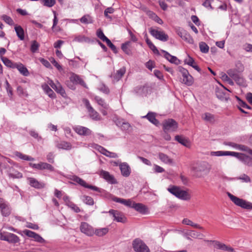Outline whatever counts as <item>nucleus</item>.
I'll return each mask as SVG.
<instances>
[{"mask_svg":"<svg viewBox=\"0 0 252 252\" xmlns=\"http://www.w3.org/2000/svg\"><path fill=\"white\" fill-rule=\"evenodd\" d=\"M167 189L171 194L181 200L188 201L191 198V195L187 190H183L178 186L170 185Z\"/></svg>","mask_w":252,"mask_h":252,"instance_id":"obj_1","label":"nucleus"},{"mask_svg":"<svg viewBox=\"0 0 252 252\" xmlns=\"http://www.w3.org/2000/svg\"><path fill=\"white\" fill-rule=\"evenodd\" d=\"M192 170L194 172L196 176L200 178L208 174L210 170V167L207 162L203 161L194 165L192 167Z\"/></svg>","mask_w":252,"mask_h":252,"instance_id":"obj_2","label":"nucleus"},{"mask_svg":"<svg viewBox=\"0 0 252 252\" xmlns=\"http://www.w3.org/2000/svg\"><path fill=\"white\" fill-rule=\"evenodd\" d=\"M227 195L230 200L237 206L241 207L242 208L252 210V203L247 201L241 198H239L229 192L227 193Z\"/></svg>","mask_w":252,"mask_h":252,"instance_id":"obj_3","label":"nucleus"},{"mask_svg":"<svg viewBox=\"0 0 252 252\" xmlns=\"http://www.w3.org/2000/svg\"><path fill=\"white\" fill-rule=\"evenodd\" d=\"M179 71L181 73L183 77L181 81L182 83L188 86L192 85L193 83V78L192 76L189 74L188 70L182 66H179Z\"/></svg>","mask_w":252,"mask_h":252,"instance_id":"obj_4","label":"nucleus"},{"mask_svg":"<svg viewBox=\"0 0 252 252\" xmlns=\"http://www.w3.org/2000/svg\"><path fill=\"white\" fill-rule=\"evenodd\" d=\"M132 247L135 252H150L148 246L139 239H135L133 241Z\"/></svg>","mask_w":252,"mask_h":252,"instance_id":"obj_5","label":"nucleus"},{"mask_svg":"<svg viewBox=\"0 0 252 252\" xmlns=\"http://www.w3.org/2000/svg\"><path fill=\"white\" fill-rule=\"evenodd\" d=\"M71 180L73 181L74 182L77 183V184H79L80 186L87 189H91L94 190V191L101 192L102 189H99L97 188V187L88 185L86 182L83 180V179H81L79 177L76 176V175H73L71 176L70 178Z\"/></svg>","mask_w":252,"mask_h":252,"instance_id":"obj_6","label":"nucleus"},{"mask_svg":"<svg viewBox=\"0 0 252 252\" xmlns=\"http://www.w3.org/2000/svg\"><path fill=\"white\" fill-rule=\"evenodd\" d=\"M178 127V123L172 119L165 120L163 123V129L164 132L175 131Z\"/></svg>","mask_w":252,"mask_h":252,"instance_id":"obj_7","label":"nucleus"},{"mask_svg":"<svg viewBox=\"0 0 252 252\" xmlns=\"http://www.w3.org/2000/svg\"><path fill=\"white\" fill-rule=\"evenodd\" d=\"M149 30L150 34L156 39L164 42L168 40V35L163 31H158L153 28H150Z\"/></svg>","mask_w":252,"mask_h":252,"instance_id":"obj_8","label":"nucleus"},{"mask_svg":"<svg viewBox=\"0 0 252 252\" xmlns=\"http://www.w3.org/2000/svg\"><path fill=\"white\" fill-rule=\"evenodd\" d=\"M232 157H234L243 162L245 164L252 166V158L250 157L243 154L233 152Z\"/></svg>","mask_w":252,"mask_h":252,"instance_id":"obj_9","label":"nucleus"},{"mask_svg":"<svg viewBox=\"0 0 252 252\" xmlns=\"http://www.w3.org/2000/svg\"><path fill=\"white\" fill-rule=\"evenodd\" d=\"M23 233L28 237L33 238L36 242L41 244L45 242V240L40 235L33 231L25 229L23 231Z\"/></svg>","mask_w":252,"mask_h":252,"instance_id":"obj_10","label":"nucleus"},{"mask_svg":"<svg viewBox=\"0 0 252 252\" xmlns=\"http://www.w3.org/2000/svg\"><path fill=\"white\" fill-rule=\"evenodd\" d=\"M109 213L113 216L114 220L122 223L126 222V218L122 213L117 210L111 209L109 211Z\"/></svg>","mask_w":252,"mask_h":252,"instance_id":"obj_11","label":"nucleus"},{"mask_svg":"<svg viewBox=\"0 0 252 252\" xmlns=\"http://www.w3.org/2000/svg\"><path fill=\"white\" fill-rule=\"evenodd\" d=\"M99 175L110 184H116L117 183V181L114 176L111 175L107 171L102 170L100 172Z\"/></svg>","mask_w":252,"mask_h":252,"instance_id":"obj_12","label":"nucleus"},{"mask_svg":"<svg viewBox=\"0 0 252 252\" xmlns=\"http://www.w3.org/2000/svg\"><path fill=\"white\" fill-rule=\"evenodd\" d=\"M29 185L36 189H41L45 187L46 184L42 182H39L35 178L30 177L28 178Z\"/></svg>","mask_w":252,"mask_h":252,"instance_id":"obj_13","label":"nucleus"},{"mask_svg":"<svg viewBox=\"0 0 252 252\" xmlns=\"http://www.w3.org/2000/svg\"><path fill=\"white\" fill-rule=\"evenodd\" d=\"M80 229L82 233L88 236H92L94 233L93 227L88 223L85 222H83L81 223Z\"/></svg>","mask_w":252,"mask_h":252,"instance_id":"obj_14","label":"nucleus"},{"mask_svg":"<svg viewBox=\"0 0 252 252\" xmlns=\"http://www.w3.org/2000/svg\"><path fill=\"white\" fill-rule=\"evenodd\" d=\"M74 130L77 134L80 135L87 136L92 134V131L90 129L83 126H76L74 127Z\"/></svg>","mask_w":252,"mask_h":252,"instance_id":"obj_15","label":"nucleus"},{"mask_svg":"<svg viewBox=\"0 0 252 252\" xmlns=\"http://www.w3.org/2000/svg\"><path fill=\"white\" fill-rule=\"evenodd\" d=\"M132 208L142 214H147L149 212L148 208L145 205L140 203H133Z\"/></svg>","mask_w":252,"mask_h":252,"instance_id":"obj_16","label":"nucleus"},{"mask_svg":"<svg viewBox=\"0 0 252 252\" xmlns=\"http://www.w3.org/2000/svg\"><path fill=\"white\" fill-rule=\"evenodd\" d=\"M122 175L124 177H128L130 175L131 170L129 166L126 162L121 163L119 165Z\"/></svg>","mask_w":252,"mask_h":252,"instance_id":"obj_17","label":"nucleus"},{"mask_svg":"<svg viewBox=\"0 0 252 252\" xmlns=\"http://www.w3.org/2000/svg\"><path fill=\"white\" fill-rule=\"evenodd\" d=\"M3 241H7L9 243L16 244L20 241V239L14 234L6 232Z\"/></svg>","mask_w":252,"mask_h":252,"instance_id":"obj_18","label":"nucleus"},{"mask_svg":"<svg viewBox=\"0 0 252 252\" xmlns=\"http://www.w3.org/2000/svg\"><path fill=\"white\" fill-rule=\"evenodd\" d=\"M156 113L153 112H149L147 114L143 116V118H146L152 124L157 126L159 125V121L156 119Z\"/></svg>","mask_w":252,"mask_h":252,"instance_id":"obj_19","label":"nucleus"},{"mask_svg":"<svg viewBox=\"0 0 252 252\" xmlns=\"http://www.w3.org/2000/svg\"><path fill=\"white\" fill-rule=\"evenodd\" d=\"M70 80L71 82L74 83L80 84L84 88H87L86 84L83 80V79H81L80 77L77 74L72 73L70 77Z\"/></svg>","mask_w":252,"mask_h":252,"instance_id":"obj_20","label":"nucleus"},{"mask_svg":"<svg viewBox=\"0 0 252 252\" xmlns=\"http://www.w3.org/2000/svg\"><path fill=\"white\" fill-rule=\"evenodd\" d=\"M7 174L10 178H21L23 177V175L21 173L16 170L13 167H10L8 168L7 170Z\"/></svg>","mask_w":252,"mask_h":252,"instance_id":"obj_21","label":"nucleus"},{"mask_svg":"<svg viewBox=\"0 0 252 252\" xmlns=\"http://www.w3.org/2000/svg\"><path fill=\"white\" fill-rule=\"evenodd\" d=\"M116 125L120 127L122 130L126 132H129L131 130L132 127L129 123L123 121H118Z\"/></svg>","mask_w":252,"mask_h":252,"instance_id":"obj_22","label":"nucleus"},{"mask_svg":"<svg viewBox=\"0 0 252 252\" xmlns=\"http://www.w3.org/2000/svg\"><path fill=\"white\" fill-rule=\"evenodd\" d=\"M161 52L164 54V58L171 63H174L176 64H179L180 61L176 57L170 55L168 52H167L166 51L162 50Z\"/></svg>","mask_w":252,"mask_h":252,"instance_id":"obj_23","label":"nucleus"},{"mask_svg":"<svg viewBox=\"0 0 252 252\" xmlns=\"http://www.w3.org/2000/svg\"><path fill=\"white\" fill-rule=\"evenodd\" d=\"M41 87L46 94H47L50 97L52 98L56 97V94L47 84H44Z\"/></svg>","mask_w":252,"mask_h":252,"instance_id":"obj_24","label":"nucleus"},{"mask_svg":"<svg viewBox=\"0 0 252 252\" xmlns=\"http://www.w3.org/2000/svg\"><path fill=\"white\" fill-rule=\"evenodd\" d=\"M126 71V69L124 66L117 70L116 73H115L113 76L114 80L115 81H118L120 80L123 76L125 74Z\"/></svg>","mask_w":252,"mask_h":252,"instance_id":"obj_25","label":"nucleus"},{"mask_svg":"<svg viewBox=\"0 0 252 252\" xmlns=\"http://www.w3.org/2000/svg\"><path fill=\"white\" fill-rule=\"evenodd\" d=\"M15 68H17L20 73L25 76L29 75L28 69L21 63H17Z\"/></svg>","mask_w":252,"mask_h":252,"instance_id":"obj_26","label":"nucleus"},{"mask_svg":"<svg viewBox=\"0 0 252 252\" xmlns=\"http://www.w3.org/2000/svg\"><path fill=\"white\" fill-rule=\"evenodd\" d=\"M148 91V87L147 85L138 86L134 88V91L139 95L145 94Z\"/></svg>","mask_w":252,"mask_h":252,"instance_id":"obj_27","label":"nucleus"},{"mask_svg":"<svg viewBox=\"0 0 252 252\" xmlns=\"http://www.w3.org/2000/svg\"><path fill=\"white\" fill-rule=\"evenodd\" d=\"M233 152L230 151H218L215 152H211V155L212 156H232Z\"/></svg>","mask_w":252,"mask_h":252,"instance_id":"obj_28","label":"nucleus"},{"mask_svg":"<svg viewBox=\"0 0 252 252\" xmlns=\"http://www.w3.org/2000/svg\"><path fill=\"white\" fill-rule=\"evenodd\" d=\"M57 147L59 149H62L65 150H70L72 149V145L69 142L63 141H61L57 145Z\"/></svg>","mask_w":252,"mask_h":252,"instance_id":"obj_29","label":"nucleus"},{"mask_svg":"<svg viewBox=\"0 0 252 252\" xmlns=\"http://www.w3.org/2000/svg\"><path fill=\"white\" fill-rule=\"evenodd\" d=\"M202 118L206 122L211 124L214 123L215 121L214 115L209 113H205L203 114Z\"/></svg>","mask_w":252,"mask_h":252,"instance_id":"obj_30","label":"nucleus"},{"mask_svg":"<svg viewBox=\"0 0 252 252\" xmlns=\"http://www.w3.org/2000/svg\"><path fill=\"white\" fill-rule=\"evenodd\" d=\"M216 247L218 249L229 252H233L234 251V249H233L232 248L227 246L224 244H222L218 242L216 243Z\"/></svg>","mask_w":252,"mask_h":252,"instance_id":"obj_31","label":"nucleus"},{"mask_svg":"<svg viewBox=\"0 0 252 252\" xmlns=\"http://www.w3.org/2000/svg\"><path fill=\"white\" fill-rule=\"evenodd\" d=\"M158 157L159 158L165 163L172 164L173 162L171 158L163 153H159L158 154Z\"/></svg>","mask_w":252,"mask_h":252,"instance_id":"obj_32","label":"nucleus"},{"mask_svg":"<svg viewBox=\"0 0 252 252\" xmlns=\"http://www.w3.org/2000/svg\"><path fill=\"white\" fill-rule=\"evenodd\" d=\"M43 169H47L50 171H55L54 167L50 164H49V163H47L46 162H40L39 163L38 170H43Z\"/></svg>","mask_w":252,"mask_h":252,"instance_id":"obj_33","label":"nucleus"},{"mask_svg":"<svg viewBox=\"0 0 252 252\" xmlns=\"http://www.w3.org/2000/svg\"><path fill=\"white\" fill-rule=\"evenodd\" d=\"M89 116L94 120L99 121L101 120V117L97 112L94 108L91 109L88 111Z\"/></svg>","mask_w":252,"mask_h":252,"instance_id":"obj_34","label":"nucleus"},{"mask_svg":"<svg viewBox=\"0 0 252 252\" xmlns=\"http://www.w3.org/2000/svg\"><path fill=\"white\" fill-rule=\"evenodd\" d=\"M1 61L7 67L13 69L15 68L17 63L13 62L7 58H2Z\"/></svg>","mask_w":252,"mask_h":252,"instance_id":"obj_35","label":"nucleus"},{"mask_svg":"<svg viewBox=\"0 0 252 252\" xmlns=\"http://www.w3.org/2000/svg\"><path fill=\"white\" fill-rule=\"evenodd\" d=\"M175 139L179 143L186 147H188L189 145V140L182 136L176 135Z\"/></svg>","mask_w":252,"mask_h":252,"instance_id":"obj_36","label":"nucleus"},{"mask_svg":"<svg viewBox=\"0 0 252 252\" xmlns=\"http://www.w3.org/2000/svg\"><path fill=\"white\" fill-rule=\"evenodd\" d=\"M15 30L17 35L20 40L24 39V32L23 29L20 26H16L15 27Z\"/></svg>","mask_w":252,"mask_h":252,"instance_id":"obj_37","label":"nucleus"},{"mask_svg":"<svg viewBox=\"0 0 252 252\" xmlns=\"http://www.w3.org/2000/svg\"><path fill=\"white\" fill-rule=\"evenodd\" d=\"M15 155L16 157L24 160L33 161L34 160V159L33 158L28 155L23 154L19 152H15Z\"/></svg>","mask_w":252,"mask_h":252,"instance_id":"obj_38","label":"nucleus"},{"mask_svg":"<svg viewBox=\"0 0 252 252\" xmlns=\"http://www.w3.org/2000/svg\"><path fill=\"white\" fill-rule=\"evenodd\" d=\"M183 223L186 225H190L196 228H198L201 230L203 229V228L202 226L197 223H193L191 220L188 219H184L183 220Z\"/></svg>","mask_w":252,"mask_h":252,"instance_id":"obj_39","label":"nucleus"},{"mask_svg":"<svg viewBox=\"0 0 252 252\" xmlns=\"http://www.w3.org/2000/svg\"><path fill=\"white\" fill-rule=\"evenodd\" d=\"M94 99L98 105H101L105 109H108L109 105L105 102V100L103 99L98 96H95Z\"/></svg>","mask_w":252,"mask_h":252,"instance_id":"obj_40","label":"nucleus"},{"mask_svg":"<svg viewBox=\"0 0 252 252\" xmlns=\"http://www.w3.org/2000/svg\"><path fill=\"white\" fill-rule=\"evenodd\" d=\"M82 201L87 205H93L94 204V199L92 197L87 195H83L81 197Z\"/></svg>","mask_w":252,"mask_h":252,"instance_id":"obj_41","label":"nucleus"},{"mask_svg":"<svg viewBox=\"0 0 252 252\" xmlns=\"http://www.w3.org/2000/svg\"><path fill=\"white\" fill-rule=\"evenodd\" d=\"M54 90L58 94H60L62 96H65L66 94L65 90L62 86L61 84L57 82L56 87Z\"/></svg>","mask_w":252,"mask_h":252,"instance_id":"obj_42","label":"nucleus"},{"mask_svg":"<svg viewBox=\"0 0 252 252\" xmlns=\"http://www.w3.org/2000/svg\"><path fill=\"white\" fill-rule=\"evenodd\" d=\"M40 2L44 6L52 7L56 4V0H40Z\"/></svg>","mask_w":252,"mask_h":252,"instance_id":"obj_43","label":"nucleus"},{"mask_svg":"<svg viewBox=\"0 0 252 252\" xmlns=\"http://www.w3.org/2000/svg\"><path fill=\"white\" fill-rule=\"evenodd\" d=\"M237 150L246 152L252 156V149L246 145L238 144Z\"/></svg>","mask_w":252,"mask_h":252,"instance_id":"obj_44","label":"nucleus"},{"mask_svg":"<svg viewBox=\"0 0 252 252\" xmlns=\"http://www.w3.org/2000/svg\"><path fill=\"white\" fill-rule=\"evenodd\" d=\"M18 95L22 97H28L29 94L26 89H23L21 86H18L17 88Z\"/></svg>","mask_w":252,"mask_h":252,"instance_id":"obj_45","label":"nucleus"},{"mask_svg":"<svg viewBox=\"0 0 252 252\" xmlns=\"http://www.w3.org/2000/svg\"><path fill=\"white\" fill-rule=\"evenodd\" d=\"M1 215L4 217H7L10 215L11 213V209L9 204H8L5 207L0 210Z\"/></svg>","mask_w":252,"mask_h":252,"instance_id":"obj_46","label":"nucleus"},{"mask_svg":"<svg viewBox=\"0 0 252 252\" xmlns=\"http://www.w3.org/2000/svg\"><path fill=\"white\" fill-rule=\"evenodd\" d=\"M227 73L228 75L233 80H234L240 74L239 72H238L237 70L233 69L228 70Z\"/></svg>","mask_w":252,"mask_h":252,"instance_id":"obj_47","label":"nucleus"},{"mask_svg":"<svg viewBox=\"0 0 252 252\" xmlns=\"http://www.w3.org/2000/svg\"><path fill=\"white\" fill-rule=\"evenodd\" d=\"M199 48L200 51L203 53H208L209 49V47L208 45L204 42H201L199 43Z\"/></svg>","mask_w":252,"mask_h":252,"instance_id":"obj_48","label":"nucleus"},{"mask_svg":"<svg viewBox=\"0 0 252 252\" xmlns=\"http://www.w3.org/2000/svg\"><path fill=\"white\" fill-rule=\"evenodd\" d=\"M80 22L82 23L88 24L89 23H92L93 21L91 17L89 15H85L83 16L80 19Z\"/></svg>","mask_w":252,"mask_h":252,"instance_id":"obj_49","label":"nucleus"},{"mask_svg":"<svg viewBox=\"0 0 252 252\" xmlns=\"http://www.w3.org/2000/svg\"><path fill=\"white\" fill-rule=\"evenodd\" d=\"M234 80L240 86H245L246 85V81L241 74L238 76Z\"/></svg>","mask_w":252,"mask_h":252,"instance_id":"obj_50","label":"nucleus"},{"mask_svg":"<svg viewBox=\"0 0 252 252\" xmlns=\"http://www.w3.org/2000/svg\"><path fill=\"white\" fill-rule=\"evenodd\" d=\"M5 83L6 85L5 88L8 94V95L10 98H11L13 95L12 88L7 80H5Z\"/></svg>","mask_w":252,"mask_h":252,"instance_id":"obj_51","label":"nucleus"},{"mask_svg":"<svg viewBox=\"0 0 252 252\" xmlns=\"http://www.w3.org/2000/svg\"><path fill=\"white\" fill-rule=\"evenodd\" d=\"M108 232V229L107 228H102L98 229L95 230V233L98 236H102L106 234Z\"/></svg>","mask_w":252,"mask_h":252,"instance_id":"obj_52","label":"nucleus"},{"mask_svg":"<svg viewBox=\"0 0 252 252\" xmlns=\"http://www.w3.org/2000/svg\"><path fill=\"white\" fill-rule=\"evenodd\" d=\"M182 38L189 43L193 42V38L190 36V34L186 31Z\"/></svg>","mask_w":252,"mask_h":252,"instance_id":"obj_53","label":"nucleus"},{"mask_svg":"<svg viewBox=\"0 0 252 252\" xmlns=\"http://www.w3.org/2000/svg\"><path fill=\"white\" fill-rule=\"evenodd\" d=\"M187 235L194 238H199L201 236V234L194 230H190L187 232Z\"/></svg>","mask_w":252,"mask_h":252,"instance_id":"obj_54","label":"nucleus"},{"mask_svg":"<svg viewBox=\"0 0 252 252\" xmlns=\"http://www.w3.org/2000/svg\"><path fill=\"white\" fill-rule=\"evenodd\" d=\"M96 35L97 37L102 40L103 41H105L107 39V37L104 34L102 31L100 29L97 30L96 32Z\"/></svg>","mask_w":252,"mask_h":252,"instance_id":"obj_55","label":"nucleus"},{"mask_svg":"<svg viewBox=\"0 0 252 252\" xmlns=\"http://www.w3.org/2000/svg\"><path fill=\"white\" fill-rule=\"evenodd\" d=\"M73 40L78 42H86L88 41V38L84 35H78L76 36Z\"/></svg>","mask_w":252,"mask_h":252,"instance_id":"obj_56","label":"nucleus"},{"mask_svg":"<svg viewBox=\"0 0 252 252\" xmlns=\"http://www.w3.org/2000/svg\"><path fill=\"white\" fill-rule=\"evenodd\" d=\"M105 42H106L107 46L111 48L114 53H117L118 52L116 47L111 42L110 39L107 38V39Z\"/></svg>","mask_w":252,"mask_h":252,"instance_id":"obj_57","label":"nucleus"},{"mask_svg":"<svg viewBox=\"0 0 252 252\" xmlns=\"http://www.w3.org/2000/svg\"><path fill=\"white\" fill-rule=\"evenodd\" d=\"M39 44L35 40L33 41L32 43L31 50L32 53L36 52L39 48Z\"/></svg>","mask_w":252,"mask_h":252,"instance_id":"obj_58","label":"nucleus"},{"mask_svg":"<svg viewBox=\"0 0 252 252\" xmlns=\"http://www.w3.org/2000/svg\"><path fill=\"white\" fill-rule=\"evenodd\" d=\"M1 18L5 23L9 25H12L14 23L12 18L8 16L3 15L2 16Z\"/></svg>","mask_w":252,"mask_h":252,"instance_id":"obj_59","label":"nucleus"},{"mask_svg":"<svg viewBox=\"0 0 252 252\" xmlns=\"http://www.w3.org/2000/svg\"><path fill=\"white\" fill-rule=\"evenodd\" d=\"M114 9L113 7H108L104 10V15L107 18H110L108 14H112L114 12Z\"/></svg>","mask_w":252,"mask_h":252,"instance_id":"obj_60","label":"nucleus"},{"mask_svg":"<svg viewBox=\"0 0 252 252\" xmlns=\"http://www.w3.org/2000/svg\"><path fill=\"white\" fill-rule=\"evenodd\" d=\"M214 0H205V1L202 3V5L208 9L213 10V7L212 6L211 3Z\"/></svg>","mask_w":252,"mask_h":252,"instance_id":"obj_61","label":"nucleus"},{"mask_svg":"<svg viewBox=\"0 0 252 252\" xmlns=\"http://www.w3.org/2000/svg\"><path fill=\"white\" fill-rule=\"evenodd\" d=\"M184 62L186 64H187L190 66H192V65L195 63L193 59L189 56H188V57L184 60Z\"/></svg>","mask_w":252,"mask_h":252,"instance_id":"obj_62","label":"nucleus"},{"mask_svg":"<svg viewBox=\"0 0 252 252\" xmlns=\"http://www.w3.org/2000/svg\"><path fill=\"white\" fill-rule=\"evenodd\" d=\"M26 227L33 230H37L39 228L38 226L36 224L32 223L30 222H26Z\"/></svg>","mask_w":252,"mask_h":252,"instance_id":"obj_63","label":"nucleus"},{"mask_svg":"<svg viewBox=\"0 0 252 252\" xmlns=\"http://www.w3.org/2000/svg\"><path fill=\"white\" fill-rule=\"evenodd\" d=\"M68 206L76 213H79L80 212V208L76 204L73 203H70Z\"/></svg>","mask_w":252,"mask_h":252,"instance_id":"obj_64","label":"nucleus"}]
</instances>
